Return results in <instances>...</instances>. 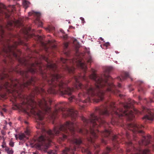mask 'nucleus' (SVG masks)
<instances>
[{"instance_id":"nucleus-1","label":"nucleus","mask_w":154,"mask_h":154,"mask_svg":"<svg viewBox=\"0 0 154 154\" xmlns=\"http://www.w3.org/2000/svg\"><path fill=\"white\" fill-rule=\"evenodd\" d=\"M130 103L123 104L125 110L117 109L113 102L106 104L103 108H97L96 109V113L98 115V116L92 113L91 114L89 119H86L83 116L81 117V119L84 123V127L87 126L89 131H88L86 128L83 127L82 128H79L78 131L84 134H89L90 137L88 138V140L91 143L93 142V138H95L97 137V133L102 136L108 137L111 134L109 130L105 129L104 131L100 132L97 129L100 125H107L102 118L111 113V115L114 114L119 117L126 116L129 120H131L134 116V112L130 109L132 107Z\"/></svg>"},{"instance_id":"nucleus-2","label":"nucleus","mask_w":154,"mask_h":154,"mask_svg":"<svg viewBox=\"0 0 154 154\" xmlns=\"http://www.w3.org/2000/svg\"><path fill=\"white\" fill-rule=\"evenodd\" d=\"M112 67H108L106 68L105 72L101 75H97L94 73V69H92V73L89 76V78L94 81V87L90 85L86 84L83 85L79 82V80L82 79L88 82V78L85 75L82 76L79 75L74 76V80L75 82V86L78 89L83 87L85 88V91L83 94H79V97L81 95L85 98L86 100H83V103L90 101L91 100H94L93 98L96 96L98 98L94 100L97 103L102 100L103 98L104 92L103 91L100 90V88L104 87L105 89L108 91L111 92L116 94L119 91L117 90V87L120 88L121 85L118 83V86L116 87L111 82V78L107 74L112 69Z\"/></svg>"},{"instance_id":"nucleus-3","label":"nucleus","mask_w":154,"mask_h":154,"mask_svg":"<svg viewBox=\"0 0 154 154\" xmlns=\"http://www.w3.org/2000/svg\"><path fill=\"white\" fill-rule=\"evenodd\" d=\"M32 97L27 99L26 108H23V109L24 112L29 115L30 113L36 116L39 120H42L43 119L45 113L49 114L52 119H54L56 118L59 112L63 111L61 108H60L59 109H56L54 112H52L48 104V103L50 104L51 102L49 98L43 96L42 99L38 100L37 103L33 99Z\"/></svg>"},{"instance_id":"nucleus-4","label":"nucleus","mask_w":154,"mask_h":154,"mask_svg":"<svg viewBox=\"0 0 154 154\" xmlns=\"http://www.w3.org/2000/svg\"><path fill=\"white\" fill-rule=\"evenodd\" d=\"M76 126L73 122L67 121L63 125L55 127L53 131L51 130L47 131L43 128L42 131L46 133V134L45 136L42 135L38 138V143L36 144L37 148L48 149L51 142V139L55 135L60 134V138L61 140H64L67 138V135L63 133H69V132L72 134H73L75 131L74 128Z\"/></svg>"},{"instance_id":"nucleus-5","label":"nucleus","mask_w":154,"mask_h":154,"mask_svg":"<svg viewBox=\"0 0 154 154\" xmlns=\"http://www.w3.org/2000/svg\"><path fill=\"white\" fill-rule=\"evenodd\" d=\"M47 80L49 85L48 90L49 93L55 94L59 91L62 95L67 94L70 96L74 91L73 88L67 87L66 84L62 81L61 76L57 73L51 75L50 80Z\"/></svg>"},{"instance_id":"nucleus-6","label":"nucleus","mask_w":154,"mask_h":154,"mask_svg":"<svg viewBox=\"0 0 154 154\" xmlns=\"http://www.w3.org/2000/svg\"><path fill=\"white\" fill-rule=\"evenodd\" d=\"M25 76L26 79L22 83H20L17 80H10V82H4L3 79L5 78L8 77V75L5 73L0 74V88L4 86L6 88L8 89L10 88L13 90L18 92V90H22L24 87H26L30 85H32L34 82L35 79L33 78H28L27 74L26 73L23 74Z\"/></svg>"},{"instance_id":"nucleus-7","label":"nucleus","mask_w":154,"mask_h":154,"mask_svg":"<svg viewBox=\"0 0 154 154\" xmlns=\"http://www.w3.org/2000/svg\"><path fill=\"white\" fill-rule=\"evenodd\" d=\"M60 60L61 63L65 64L63 66L64 69L65 70L67 71L69 73H73L75 68L72 66H69L68 65L69 62L70 63L71 65L73 64L80 67L83 70L84 73L86 72L87 68V65L84 60L79 57H78L77 59L76 58L73 60H68L62 57L61 58Z\"/></svg>"},{"instance_id":"nucleus-8","label":"nucleus","mask_w":154,"mask_h":154,"mask_svg":"<svg viewBox=\"0 0 154 154\" xmlns=\"http://www.w3.org/2000/svg\"><path fill=\"white\" fill-rule=\"evenodd\" d=\"M11 12L9 10L7 9L6 7L3 4L0 3V20L3 19L1 16H3L8 20L7 26L12 25V23L14 24H20V21L16 20L14 17H12Z\"/></svg>"},{"instance_id":"nucleus-9","label":"nucleus","mask_w":154,"mask_h":154,"mask_svg":"<svg viewBox=\"0 0 154 154\" xmlns=\"http://www.w3.org/2000/svg\"><path fill=\"white\" fill-rule=\"evenodd\" d=\"M135 133H138L142 137L141 140L139 142V143L140 145H146L150 143L151 139V136L148 135L146 137L144 135V133L142 130L143 128V126L141 125H140L137 124L135 123Z\"/></svg>"},{"instance_id":"nucleus-10","label":"nucleus","mask_w":154,"mask_h":154,"mask_svg":"<svg viewBox=\"0 0 154 154\" xmlns=\"http://www.w3.org/2000/svg\"><path fill=\"white\" fill-rule=\"evenodd\" d=\"M7 21V23L5 25H3L2 23H3V20H0V37L1 38H3V35L5 33L4 31V27L7 29L11 30L13 29L14 27H19L21 26L22 24L21 22L20 21V24L18 25L17 24H14L12 23V25L9 26H7L8 23V20Z\"/></svg>"},{"instance_id":"nucleus-11","label":"nucleus","mask_w":154,"mask_h":154,"mask_svg":"<svg viewBox=\"0 0 154 154\" xmlns=\"http://www.w3.org/2000/svg\"><path fill=\"white\" fill-rule=\"evenodd\" d=\"M143 112L146 114L143 118V119L147 121V120L152 121L154 119V115L152 110L143 107Z\"/></svg>"},{"instance_id":"nucleus-12","label":"nucleus","mask_w":154,"mask_h":154,"mask_svg":"<svg viewBox=\"0 0 154 154\" xmlns=\"http://www.w3.org/2000/svg\"><path fill=\"white\" fill-rule=\"evenodd\" d=\"M15 47L14 46L8 45L6 47H5L2 49L3 51L7 54V56L10 58V54H12L14 57L17 58V55L13 51V49Z\"/></svg>"},{"instance_id":"nucleus-13","label":"nucleus","mask_w":154,"mask_h":154,"mask_svg":"<svg viewBox=\"0 0 154 154\" xmlns=\"http://www.w3.org/2000/svg\"><path fill=\"white\" fill-rule=\"evenodd\" d=\"M38 68L41 71H42L41 65L37 62L33 63L31 64L30 67L29 68L28 71L32 73H34L37 71Z\"/></svg>"},{"instance_id":"nucleus-14","label":"nucleus","mask_w":154,"mask_h":154,"mask_svg":"<svg viewBox=\"0 0 154 154\" xmlns=\"http://www.w3.org/2000/svg\"><path fill=\"white\" fill-rule=\"evenodd\" d=\"M29 15L31 16L32 14H33L36 17V18L35 23L38 24L39 26H42L43 25V23L40 20V18L41 16L40 13L37 12H35L34 11L28 13Z\"/></svg>"},{"instance_id":"nucleus-15","label":"nucleus","mask_w":154,"mask_h":154,"mask_svg":"<svg viewBox=\"0 0 154 154\" xmlns=\"http://www.w3.org/2000/svg\"><path fill=\"white\" fill-rule=\"evenodd\" d=\"M42 58L47 62V67L55 71L57 68V65L51 61H49L48 58L45 56H42Z\"/></svg>"},{"instance_id":"nucleus-16","label":"nucleus","mask_w":154,"mask_h":154,"mask_svg":"<svg viewBox=\"0 0 154 154\" xmlns=\"http://www.w3.org/2000/svg\"><path fill=\"white\" fill-rule=\"evenodd\" d=\"M76 146H74L73 147L71 146L70 148H66L65 149L63 150L62 154H68L69 153H71L73 154L74 151H75L76 148Z\"/></svg>"},{"instance_id":"nucleus-17","label":"nucleus","mask_w":154,"mask_h":154,"mask_svg":"<svg viewBox=\"0 0 154 154\" xmlns=\"http://www.w3.org/2000/svg\"><path fill=\"white\" fill-rule=\"evenodd\" d=\"M69 114L71 117L75 119L77 116L78 112L73 107L69 109Z\"/></svg>"},{"instance_id":"nucleus-18","label":"nucleus","mask_w":154,"mask_h":154,"mask_svg":"<svg viewBox=\"0 0 154 154\" xmlns=\"http://www.w3.org/2000/svg\"><path fill=\"white\" fill-rule=\"evenodd\" d=\"M128 77H130V74L128 72H125L122 75L121 78L119 77H117V79L118 80L122 81L125 79L127 78Z\"/></svg>"},{"instance_id":"nucleus-19","label":"nucleus","mask_w":154,"mask_h":154,"mask_svg":"<svg viewBox=\"0 0 154 154\" xmlns=\"http://www.w3.org/2000/svg\"><path fill=\"white\" fill-rule=\"evenodd\" d=\"M149 150L148 149H146L144 150L139 149L136 151L135 149V154H149Z\"/></svg>"},{"instance_id":"nucleus-20","label":"nucleus","mask_w":154,"mask_h":154,"mask_svg":"<svg viewBox=\"0 0 154 154\" xmlns=\"http://www.w3.org/2000/svg\"><path fill=\"white\" fill-rule=\"evenodd\" d=\"M71 142L74 145L78 146L79 145L82 143V141L80 139H77L73 137L71 140Z\"/></svg>"},{"instance_id":"nucleus-21","label":"nucleus","mask_w":154,"mask_h":154,"mask_svg":"<svg viewBox=\"0 0 154 154\" xmlns=\"http://www.w3.org/2000/svg\"><path fill=\"white\" fill-rule=\"evenodd\" d=\"M45 93L44 89L40 87H35L34 90V93Z\"/></svg>"},{"instance_id":"nucleus-22","label":"nucleus","mask_w":154,"mask_h":154,"mask_svg":"<svg viewBox=\"0 0 154 154\" xmlns=\"http://www.w3.org/2000/svg\"><path fill=\"white\" fill-rule=\"evenodd\" d=\"M68 46V42L65 43L64 44V53L66 56H68L69 54V53L68 51H66V50Z\"/></svg>"},{"instance_id":"nucleus-23","label":"nucleus","mask_w":154,"mask_h":154,"mask_svg":"<svg viewBox=\"0 0 154 154\" xmlns=\"http://www.w3.org/2000/svg\"><path fill=\"white\" fill-rule=\"evenodd\" d=\"M48 32H53L55 30V28L52 26H49L45 29Z\"/></svg>"},{"instance_id":"nucleus-24","label":"nucleus","mask_w":154,"mask_h":154,"mask_svg":"<svg viewBox=\"0 0 154 154\" xmlns=\"http://www.w3.org/2000/svg\"><path fill=\"white\" fill-rule=\"evenodd\" d=\"M30 4V3L25 0H24L23 2V5L24 7L26 9L29 7V5Z\"/></svg>"},{"instance_id":"nucleus-25","label":"nucleus","mask_w":154,"mask_h":154,"mask_svg":"<svg viewBox=\"0 0 154 154\" xmlns=\"http://www.w3.org/2000/svg\"><path fill=\"white\" fill-rule=\"evenodd\" d=\"M82 151L83 152L86 153L87 154H91L88 149L84 147H82Z\"/></svg>"},{"instance_id":"nucleus-26","label":"nucleus","mask_w":154,"mask_h":154,"mask_svg":"<svg viewBox=\"0 0 154 154\" xmlns=\"http://www.w3.org/2000/svg\"><path fill=\"white\" fill-rule=\"evenodd\" d=\"M73 42L74 45L76 48H78L79 47V44L77 39H74Z\"/></svg>"},{"instance_id":"nucleus-27","label":"nucleus","mask_w":154,"mask_h":154,"mask_svg":"<svg viewBox=\"0 0 154 154\" xmlns=\"http://www.w3.org/2000/svg\"><path fill=\"white\" fill-rule=\"evenodd\" d=\"M60 31L63 34V38H69L68 35L65 34L64 31L63 30L61 29L60 30Z\"/></svg>"},{"instance_id":"nucleus-28","label":"nucleus","mask_w":154,"mask_h":154,"mask_svg":"<svg viewBox=\"0 0 154 154\" xmlns=\"http://www.w3.org/2000/svg\"><path fill=\"white\" fill-rule=\"evenodd\" d=\"M134 125L131 124H129L128 126V128L130 130L132 131H134Z\"/></svg>"},{"instance_id":"nucleus-29","label":"nucleus","mask_w":154,"mask_h":154,"mask_svg":"<svg viewBox=\"0 0 154 154\" xmlns=\"http://www.w3.org/2000/svg\"><path fill=\"white\" fill-rule=\"evenodd\" d=\"M86 61L88 63H91L93 61L92 58L90 56H89L87 59H86Z\"/></svg>"},{"instance_id":"nucleus-30","label":"nucleus","mask_w":154,"mask_h":154,"mask_svg":"<svg viewBox=\"0 0 154 154\" xmlns=\"http://www.w3.org/2000/svg\"><path fill=\"white\" fill-rule=\"evenodd\" d=\"M25 137V135L23 134H22L19 135V138L20 140H22Z\"/></svg>"},{"instance_id":"nucleus-31","label":"nucleus","mask_w":154,"mask_h":154,"mask_svg":"<svg viewBox=\"0 0 154 154\" xmlns=\"http://www.w3.org/2000/svg\"><path fill=\"white\" fill-rule=\"evenodd\" d=\"M111 149L109 147H107L106 151H105L103 154H108V152L110 151Z\"/></svg>"},{"instance_id":"nucleus-32","label":"nucleus","mask_w":154,"mask_h":154,"mask_svg":"<svg viewBox=\"0 0 154 154\" xmlns=\"http://www.w3.org/2000/svg\"><path fill=\"white\" fill-rule=\"evenodd\" d=\"M51 41L50 40L48 41V43L49 44H50V46H51L53 48H55L56 47V46L54 44H52L51 43Z\"/></svg>"},{"instance_id":"nucleus-33","label":"nucleus","mask_w":154,"mask_h":154,"mask_svg":"<svg viewBox=\"0 0 154 154\" xmlns=\"http://www.w3.org/2000/svg\"><path fill=\"white\" fill-rule=\"evenodd\" d=\"M137 83L139 85H143V84L144 83V82H143V81H138L137 82Z\"/></svg>"},{"instance_id":"nucleus-34","label":"nucleus","mask_w":154,"mask_h":154,"mask_svg":"<svg viewBox=\"0 0 154 154\" xmlns=\"http://www.w3.org/2000/svg\"><path fill=\"white\" fill-rule=\"evenodd\" d=\"M25 30L26 31L24 33H26V34H28L29 33L28 32L31 30V28H29L28 30H27L26 29Z\"/></svg>"},{"instance_id":"nucleus-35","label":"nucleus","mask_w":154,"mask_h":154,"mask_svg":"<svg viewBox=\"0 0 154 154\" xmlns=\"http://www.w3.org/2000/svg\"><path fill=\"white\" fill-rule=\"evenodd\" d=\"M13 150L12 149H11L8 151L7 153L8 154H13Z\"/></svg>"},{"instance_id":"nucleus-36","label":"nucleus","mask_w":154,"mask_h":154,"mask_svg":"<svg viewBox=\"0 0 154 154\" xmlns=\"http://www.w3.org/2000/svg\"><path fill=\"white\" fill-rule=\"evenodd\" d=\"M9 145L11 147H13L14 146V143L13 142L11 141L9 143Z\"/></svg>"},{"instance_id":"nucleus-37","label":"nucleus","mask_w":154,"mask_h":154,"mask_svg":"<svg viewBox=\"0 0 154 154\" xmlns=\"http://www.w3.org/2000/svg\"><path fill=\"white\" fill-rule=\"evenodd\" d=\"M38 38H45V35H43V36L42 37L41 36L38 35L37 37Z\"/></svg>"},{"instance_id":"nucleus-38","label":"nucleus","mask_w":154,"mask_h":154,"mask_svg":"<svg viewBox=\"0 0 154 154\" xmlns=\"http://www.w3.org/2000/svg\"><path fill=\"white\" fill-rule=\"evenodd\" d=\"M80 19L82 21V23H84L85 22V21L84 18H83V17H81L80 18Z\"/></svg>"},{"instance_id":"nucleus-39","label":"nucleus","mask_w":154,"mask_h":154,"mask_svg":"<svg viewBox=\"0 0 154 154\" xmlns=\"http://www.w3.org/2000/svg\"><path fill=\"white\" fill-rule=\"evenodd\" d=\"M117 138V137L116 136H114L112 137V140L113 141H114Z\"/></svg>"},{"instance_id":"nucleus-40","label":"nucleus","mask_w":154,"mask_h":154,"mask_svg":"<svg viewBox=\"0 0 154 154\" xmlns=\"http://www.w3.org/2000/svg\"><path fill=\"white\" fill-rule=\"evenodd\" d=\"M5 143H4V141L3 143V144L2 145V148H4L5 147Z\"/></svg>"},{"instance_id":"nucleus-41","label":"nucleus","mask_w":154,"mask_h":154,"mask_svg":"<svg viewBox=\"0 0 154 154\" xmlns=\"http://www.w3.org/2000/svg\"><path fill=\"white\" fill-rule=\"evenodd\" d=\"M73 98H74L73 96H71V97H69V100L71 101L72 100V99H73Z\"/></svg>"},{"instance_id":"nucleus-42","label":"nucleus","mask_w":154,"mask_h":154,"mask_svg":"<svg viewBox=\"0 0 154 154\" xmlns=\"http://www.w3.org/2000/svg\"><path fill=\"white\" fill-rule=\"evenodd\" d=\"M102 141V142L103 143H105V144H106V140H104V139H102V141Z\"/></svg>"},{"instance_id":"nucleus-43","label":"nucleus","mask_w":154,"mask_h":154,"mask_svg":"<svg viewBox=\"0 0 154 154\" xmlns=\"http://www.w3.org/2000/svg\"><path fill=\"white\" fill-rule=\"evenodd\" d=\"M12 8H11V11H13L14 10V9L15 8V6L14 5L12 6Z\"/></svg>"},{"instance_id":"nucleus-44","label":"nucleus","mask_w":154,"mask_h":154,"mask_svg":"<svg viewBox=\"0 0 154 154\" xmlns=\"http://www.w3.org/2000/svg\"><path fill=\"white\" fill-rule=\"evenodd\" d=\"M5 150V151H6L7 152H8V151L10 150L9 149L8 147H6Z\"/></svg>"},{"instance_id":"nucleus-45","label":"nucleus","mask_w":154,"mask_h":154,"mask_svg":"<svg viewBox=\"0 0 154 154\" xmlns=\"http://www.w3.org/2000/svg\"><path fill=\"white\" fill-rule=\"evenodd\" d=\"M1 133L3 135H5V133L2 130L1 131Z\"/></svg>"},{"instance_id":"nucleus-46","label":"nucleus","mask_w":154,"mask_h":154,"mask_svg":"<svg viewBox=\"0 0 154 154\" xmlns=\"http://www.w3.org/2000/svg\"><path fill=\"white\" fill-rule=\"evenodd\" d=\"M2 110L5 112H6V109L5 108H3Z\"/></svg>"},{"instance_id":"nucleus-47","label":"nucleus","mask_w":154,"mask_h":154,"mask_svg":"<svg viewBox=\"0 0 154 154\" xmlns=\"http://www.w3.org/2000/svg\"><path fill=\"white\" fill-rule=\"evenodd\" d=\"M135 114L138 112V111L135 109Z\"/></svg>"},{"instance_id":"nucleus-48","label":"nucleus","mask_w":154,"mask_h":154,"mask_svg":"<svg viewBox=\"0 0 154 154\" xmlns=\"http://www.w3.org/2000/svg\"><path fill=\"white\" fill-rule=\"evenodd\" d=\"M11 122H9L8 123L9 125L10 126H11Z\"/></svg>"},{"instance_id":"nucleus-49","label":"nucleus","mask_w":154,"mask_h":154,"mask_svg":"<svg viewBox=\"0 0 154 154\" xmlns=\"http://www.w3.org/2000/svg\"><path fill=\"white\" fill-rule=\"evenodd\" d=\"M119 96L120 97H121L122 96V94H119Z\"/></svg>"},{"instance_id":"nucleus-50","label":"nucleus","mask_w":154,"mask_h":154,"mask_svg":"<svg viewBox=\"0 0 154 154\" xmlns=\"http://www.w3.org/2000/svg\"><path fill=\"white\" fill-rule=\"evenodd\" d=\"M26 134H29V132L27 131H26Z\"/></svg>"},{"instance_id":"nucleus-51","label":"nucleus","mask_w":154,"mask_h":154,"mask_svg":"<svg viewBox=\"0 0 154 154\" xmlns=\"http://www.w3.org/2000/svg\"><path fill=\"white\" fill-rule=\"evenodd\" d=\"M129 145H131V142H129Z\"/></svg>"},{"instance_id":"nucleus-52","label":"nucleus","mask_w":154,"mask_h":154,"mask_svg":"<svg viewBox=\"0 0 154 154\" xmlns=\"http://www.w3.org/2000/svg\"><path fill=\"white\" fill-rule=\"evenodd\" d=\"M5 124L6 125H7V121H5Z\"/></svg>"},{"instance_id":"nucleus-53","label":"nucleus","mask_w":154,"mask_h":154,"mask_svg":"<svg viewBox=\"0 0 154 154\" xmlns=\"http://www.w3.org/2000/svg\"><path fill=\"white\" fill-rule=\"evenodd\" d=\"M33 154H38L37 152H35L33 153Z\"/></svg>"},{"instance_id":"nucleus-54","label":"nucleus","mask_w":154,"mask_h":154,"mask_svg":"<svg viewBox=\"0 0 154 154\" xmlns=\"http://www.w3.org/2000/svg\"><path fill=\"white\" fill-rule=\"evenodd\" d=\"M6 128V126H5L3 127V128H4V129H5V128Z\"/></svg>"},{"instance_id":"nucleus-55","label":"nucleus","mask_w":154,"mask_h":154,"mask_svg":"<svg viewBox=\"0 0 154 154\" xmlns=\"http://www.w3.org/2000/svg\"><path fill=\"white\" fill-rule=\"evenodd\" d=\"M1 114L2 116H3V113L2 112H1Z\"/></svg>"},{"instance_id":"nucleus-56","label":"nucleus","mask_w":154,"mask_h":154,"mask_svg":"<svg viewBox=\"0 0 154 154\" xmlns=\"http://www.w3.org/2000/svg\"><path fill=\"white\" fill-rule=\"evenodd\" d=\"M111 123H112V125L114 124H113V122H111Z\"/></svg>"},{"instance_id":"nucleus-57","label":"nucleus","mask_w":154,"mask_h":154,"mask_svg":"<svg viewBox=\"0 0 154 154\" xmlns=\"http://www.w3.org/2000/svg\"><path fill=\"white\" fill-rule=\"evenodd\" d=\"M25 123H26V124L28 123L27 122H26V121H25Z\"/></svg>"},{"instance_id":"nucleus-58","label":"nucleus","mask_w":154,"mask_h":154,"mask_svg":"<svg viewBox=\"0 0 154 154\" xmlns=\"http://www.w3.org/2000/svg\"><path fill=\"white\" fill-rule=\"evenodd\" d=\"M48 154H51V153L50 152V153H48Z\"/></svg>"},{"instance_id":"nucleus-59","label":"nucleus","mask_w":154,"mask_h":154,"mask_svg":"<svg viewBox=\"0 0 154 154\" xmlns=\"http://www.w3.org/2000/svg\"><path fill=\"white\" fill-rule=\"evenodd\" d=\"M129 149L127 150V151H128V152H129Z\"/></svg>"},{"instance_id":"nucleus-60","label":"nucleus","mask_w":154,"mask_h":154,"mask_svg":"<svg viewBox=\"0 0 154 154\" xmlns=\"http://www.w3.org/2000/svg\"><path fill=\"white\" fill-rule=\"evenodd\" d=\"M84 36H83L82 38H84Z\"/></svg>"},{"instance_id":"nucleus-61","label":"nucleus","mask_w":154,"mask_h":154,"mask_svg":"<svg viewBox=\"0 0 154 154\" xmlns=\"http://www.w3.org/2000/svg\"><path fill=\"white\" fill-rule=\"evenodd\" d=\"M99 38L101 39V38H101V37H100V38Z\"/></svg>"},{"instance_id":"nucleus-62","label":"nucleus","mask_w":154,"mask_h":154,"mask_svg":"<svg viewBox=\"0 0 154 154\" xmlns=\"http://www.w3.org/2000/svg\"><path fill=\"white\" fill-rule=\"evenodd\" d=\"M70 38L72 39V38Z\"/></svg>"},{"instance_id":"nucleus-63","label":"nucleus","mask_w":154,"mask_h":154,"mask_svg":"<svg viewBox=\"0 0 154 154\" xmlns=\"http://www.w3.org/2000/svg\"><path fill=\"white\" fill-rule=\"evenodd\" d=\"M135 140H136V136H135Z\"/></svg>"},{"instance_id":"nucleus-64","label":"nucleus","mask_w":154,"mask_h":154,"mask_svg":"<svg viewBox=\"0 0 154 154\" xmlns=\"http://www.w3.org/2000/svg\"><path fill=\"white\" fill-rule=\"evenodd\" d=\"M102 40H103V39H101Z\"/></svg>"}]
</instances>
